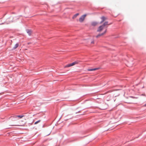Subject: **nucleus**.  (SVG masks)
Here are the masks:
<instances>
[{"instance_id": "2eb2a0df", "label": "nucleus", "mask_w": 146, "mask_h": 146, "mask_svg": "<svg viewBox=\"0 0 146 146\" xmlns=\"http://www.w3.org/2000/svg\"><path fill=\"white\" fill-rule=\"evenodd\" d=\"M144 106H146V104H145V105H144Z\"/></svg>"}, {"instance_id": "7ed1b4c3", "label": "nucleus", "mask_w": 146, "mask_h": 146, "mask_svg": "<svg viewBox=\"0 0 146 146\" xmlns=\"http://www.w3.org/2000/svg\"><path fill=\"white\" fill-rule=\"evenodd\" d=\"M107 29H106L103 33H102L101 34H99L98 35H97L96 36V38H99L101 36H103L104 35H105L106 33L107 32Z\"/></svg>"}, {"instance_id": "9b49d317", "label": "nucleus", "mask_w": 146, "mask_h": 146, "mask_svg": "<svg viewBox=\"0 0 146 146\" xmlns=\"http://www.w3.org/2000/svg\"><path fill=\"white\" fill-rule=\"evenodd\" d=\"M24 116V115H16V116H14V117H19L20 118H22Z\"/></svg>"}, {"instance_id": "39448f33", "label": "nucleus", "mask_w": 146, "mask_h": 146, "mask_svg": "<svg viewBox=\"0 0 146 146\" xmlns=\"http://www.w3.org/2000/svg\"><path fill=\"white\" fill-rule=\"evenodd\" d=\"M101 19L102 20L100 22V23L101 24L104 21L107 19V18L105 17L104 16H102L101 18Z\"/></svg>"}, {"instance_id": "4468645a", "label": "nucleus", "mask_w": 146, "mask_h": 146, "mask_svg": "<svg viewBox=\"0 0 146 146\" xmlns=\"http://www.w3.org/2000/svg\"><path fill=\"white\" fill-rule=\"evenodd\" d=\"M91 43L92 44H94V41H93L91 42Z\"/></svg>"}, {"instance_id": "dca6fc26", "label": "nucleus", "mask_w": 146, "mask_h": 146, "mask_svg": "<svg viewBox=\"0 0 146 146\" xmlns=\"http://www.w3.org/2000/svg\"><path fill=\"white\" fill-rule=\"evenodd\" d=\"M107 101H109V100H107Z\"/></svg>"}, {"instance_id": "0eeeda50", "label": "nucleus", "mask_w": 146, "mask_h": 146, "mask_svg": "<svg viewBox=\"0 0 146 146\" xmlns=\"http://www.w3.org/2000/svg\"><path fill=\"white\" fill-rule=\"evenodd\" d=\"M98 23L96 22H93L91 23V25L93 26H95L97 25Z\"/></svg>"}, {"instance_id": "423d86ee", "label": "nucleus", "mask_w": 146, "mask_h": 146, "mask_svg": "<svg viewBox=\"0 0 146 146\" xmlns=\"http://www.w3.org/2000/svg\"><path fill=\"white\" fill-rule=\"evenodd\" d=\"M25 123H24V124H18V125L10 124L9 125L12 126H24L25 125Z\"/></svg>"}, {"instance_id": "f03ea898", "label": "nucleus", "mask_w": 146, "mask_h": 146, "mask_svg": "<svg viewBox=\"0 0 146 146\" xmlns=\"http://www.w3.org/2000/svg\"><path fill=\"white\" fill-rule=\"evenodd\" d=\"M79 61H75L72 63L69 64L65 66H64L65 68H66L68 67H69L70 66H73L76 64H77L79 63Z\"/></svg>"}, {"instance_id": "1a4fd4ad", "label": "nucleus", "mask_w": 146, "mask_h": 146, "mask_svg": "<svg viewBox=\"0 0 146 146\" xmlns=\"http://www.w3.org/2000/svg\"><path fill=\"white\" fill-rule=\"evenodd\" d=\"M79 13H76L72 17V18L73 19L75 18L78 16L79 15Z\"/></svg>"}, {"instance_id": "f8f14e48", "label": "nucleus", "mask_w": 146, "mask_h": 146, "mask_svg": "<svg viewBox=\"0 0 146 146\" xmlns=\"http://www.w3.org/2000/svg\"><path fill=\"white\" fill-rule=\"evenodd\" d=\"M98 68H94V69H88V70L90 71H94V70H98Z\"/></svg>"}, {"instance_id": "6e6552de", "label": "nucleus", "mask_w": 146, "mask_h": 146, "mask_svg": "<svg viewBox=\"0 0 146 146\" xmlns=\"http://www.w3.org/2000/svg\"><path fill=\"white\" fill-rule=\"evenodd\" d=\"M27 32L28 34L29 35H31L32 33V31L31 30H27Z\"/></svg>"}, {"instance_id": "ddd939ff", "label": "nucleus", "mask_w": 146, "mask_h": 146, "mask_svg": "<svg viewBox=\"0 0 146 146\" xmlns=\"http://www.w3.org/2000/svg\"><path fill=\"white\" fill-rule=\"evenodd\" d=\"M40 120H39L36 122H35L34 123V124H37V123H39V122H40Z\"/></svg>"}, {"instance_id": "9d476101", "label": "nucleus", "mask_w": 146, "mask_h": 146, "mask_svg": "<svg viewBox=\"0 0 146 146\" xmlns=\"http://www.w3.org/2000/svg\"><path fill=\"white\" fill-rule=\"evenodd\" d=\"M19 44L18 43H17L16 44H15V46L13 48V49H16L19 46Z\"/></svg>"}, {"instance_id": "f257e3e1", "label": "nucleus", "mask_w": 146, "mask_h": 146, "mask_svg": "<svg viewBox=\"0 0 146 146\" xmlns=\"http://www.w3.org/2000/svg\"><path fill=\"white\" fill-rule=\"evenodd\" d=\"M110 25V24H108V21L105 22L102 25L98 27L97 30V31L100 32H102L103 30L104 31L105 29H106L105 28V27Z\"/></svg>"}, {"instance_id": "20e7f679", "label": "nucleus", "mask_w": 146, "mask_h": 146, "mask_svg": "<svg viewBox=\"0 0 146 146\" xmlns=\"http://www.w3.org/2000/svg\"><path fill=\"white\" fill-rule=\"evenodd\" d=\"M86 16V14L82 15L79 19V21L80 22H82L84 21L85 17Z\"/></svg>"}]
</instances>
